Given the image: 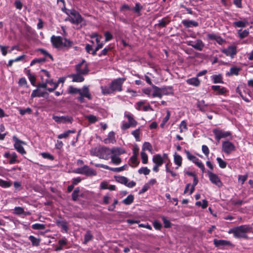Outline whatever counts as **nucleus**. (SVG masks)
I'll list each match as a JSON object with an SVG mask.
<instances>
[{
  "instance_id": "f257e3e1",
  "label": "nucleus",
  "mask_w": 253,
  "mask_h": 253,
  "mask_svg": "<svg viewBox=\"0 0 253 253\" xmlns=\"http://www.w3.org/2000/svg\"><path fill=\"white\" fill-rule=\"evenodd\" d=\"M125 79L118 78L114 80L110 84L109 86H101V92L104 95H107L113 93L116 91H121L122 90V85Z\"/></svg>"
},
{
  "instance_id": "f03ea898",
  "label": "nucleus",
  "mask_w": 253,
  "mask_h": 253,
  "mask_svg": "<svg viewBox=\"0 0 253 253\" xmlns=\"http://www.w3.org/2000/svg\"><path fill=\"white\" fill-rule=\"evenodd\" d=\"M94 155L100 159L108 160L110 157V155L114 153H119L122 154L125 153L124 151H122L120 148H113L111 149L106 147H98L94 149Z\"/></svg>"
},
{
  "instance_id": "7ed1b4c3",
  "label": "nucleus",
  "mask_w": 253,
  "mask_h": 253,
  "mask_svg": "<svg viewBox=\"0 0 253 253\" xmlns=\"http://www.w3.org/2000/svg\"><path fill=\"white\" fill-rule=\"evenodd\" d=\"M252 227L249 225H242L230 229L228 233L233 234L236 238H244L247 239L249 237L247 233L251 232Z\"/></svg>"
},
{
  "instance_id": "20e7f679",
  "label": "nucleus",
  "mask_w": 253,
  "mask_h": 253,
  "mask_svg": "<svg viewBox=\"0 0 253 253\" xmlns=\"http://www.w3.org/2000/svg\"><path fill=\"white\" fill-rule=\"evenodd\" d=\"M70 11V15L65 19L66 21H69L73 24L78 25L84 21V18L78 11L73 8Z\"/></svg>"
},
{
  "instance_id": "39448f33",
  "label": "nucleus",
  "mask_w": 253,
  "mask_h": 253,
  "mask_svg": "<svg viewBox=\"0 0 253 253\" xmlns=\"http://www.w3.org/2000/svg\"><path fill=\"white\" fill-rule=\"evenodd\" d=\"M42 51L44 54V57L35 58L31 61V63H40L43 62L53 61V58L51 55L44 50H42Z\"/></svg>"
},
{
  "instance_id": "423d86ee",
  "label": "nucleus",
  "mask_w": 253,
  "mask_h": 253,
  "mask_svg": "<svg viewBox=\"0 0 253 253\" xmlns=\"http://www.w3.org/2000/svg\"><path fill=\"white\" fill-rule=\"evenodd\" d=\"M222 150L225 154H230L232 152L235 150V146L231 142L224 141L222 142Z\"/></svg>"
},
{
  "instance_id": "0eeeda50",
  "label": "nucleus",
  "mask_w": 253,
  "mask_h": 253,
  "mask_svg": "<svg viewBox=\"0 0 253 253\" xmlns=\"http://www.w3.org/2000/svg\"><path fill=\"white\" fill-rule=\"evenodd\" d=\"M212 132L218 142H219L221 138H225L231 135L230 131H225L218 128L213 129Z\"/></svg>"
},
{
  "instance_id": "6e6552de",
  "label": "nucleus",
  "mask_w": 253,
  "mask_h": 253,
  "mask_svg": "<svg viewBox=\"0 0 253 253\" xmlns=\"http://www.w3.org/2000/svg\"><path fill=\"white\" fill-rule=\"evenodd\" d=\"M13 141L15 142L14 146L15 149L20 154L23 155L26 154V151L24 147L22 146V144H25V142L19 140L16 136L12 137Z\"/></svg>"
},
{
  "instance_id": "1a4fd4ad",
  "label": "nucleus",
  "mask_w": 253,
  "mask_h": 253,
  "mask_svg": "<svg viewBox=\"0 0 253 253\" xmlns=\"http://www.w3.org/2000/svg\"><path fill=\"white\" fill-rule=\"evenodd\" d=\"M52 119L58 124L72 123L73 120V118L70 116H58L53 115Z\"/></svg>"
},
{
  "instance_id": "9d476101",
  "label": "nucleus",
  "mask_w": 253,
  "mask_h": 253,
  "mask_svg": "<svg viewBox=\"0 0 253 253\" xmlns=\"http://www.w3.org/2000/svg\"><path fill=\"white\" fill-rule=\"evenodd\" d=\"M77 170L78 173L86 176H95L97 174L95 170L89 168L87 166H84L83 167L78 169Z\"/></svg>"
},
{
  "instance_id": "9b49d317",
  "label": "nucleus",
  "mask_w": 253,
  "mask_h": 253,
  "mask_svg": "<svg viewBox=\"0 0 253 253\" xmlns=\"http://www.w3.org/2000/svg\"><path fill=\"white\" fill-rule=\"evenodd\" d=\"M208 173L210 181L218 187L222 186V183L217 175L212 173L211 171H208Z\"/></svg>"
},
{
  "instance_id": "f8f14e48",
  "label": "nucleus",
  "mask_w": 253,
  "mask_h": 253,
  "mask_svg": "<svg viewBox=\"0 0 253 253\" xmlns=\"http://www.w3.org/2000/svg\"><path fill=\"white\" fill-rule=\"evenodd\" d=\"M94 165L96 167H100V168H104L105 169H108V170L113 171L114 172H119L123 170H124L126 169V168H127V166L126 165H124L121 167L115 168H111L107 165H105L103 164H95Z\"/></svg>"
},
{
  "instance_id": "ddd939ff",
  "label": "nucleus",
  "mask_w": 253,
  "mask_h": 253,
  "mask_svg": "<svg viewBox=\"0 0 253 253\" xmlns=\"http://www.w3.org/2000/svg\"><path fill=\"white\" fill-rule=\"evenodd\" d=\"M51 41L55 47L60 48L62 47L63 38L61 37L52 36L51 38Z\"/></svg>"
},
{
  "instance_id": "4468645a",
  "label": "nucleus",
  "mask_w": 253,
  "mask_h": 253,
  "mask_svg": "<svg viewBox=\"0 0 253 253\" xmlns=\"http://www.w3.org/2000/svg\"><path fill=\"white\" fill-rule=\"evenodd\" d=\"M213 242L215 247L217 248H222L225 246H232V243L230 241L225 240H217L216 239H214L213 240Z\"/></svg>"
},
{
  "instance_id": "2eb2a0df",
  "label": "nucleus",
  "mask_w": 253,
  "mask_h": 253,
  "mask_svg": "<svg viewBox=\"0 0 253 253\" xmlns=\"http://www.w3.org/2000/svg\"><path fill=\"white\" fill-rule=\"evenodd\" d=\"M76 69L77 73L82 75L87 74L89 71L87 64H77Z\"/></svg>"
},
{
  "instance_id": "dca6fc26",
  "label": "nucleus",
  "mask_w": 253,
  "mask_h": 253,
  "mask_svg": "<svg viewBox=\"0 0 253 253\" xmlns=\"http://www.w3.org/2000/svg\"><path fill=\"white\" fill-rule=\"evenodd\" d=\"M222 52L227 56L233 57L237 52L236 47L235 46H230L226 48L223 49Z\"/></svg>"
},
{
  "instance_id": "f3484780",
  "label": "nucleus",
  "mask_w": 253,
  "mask_h": 253,
  "mask_svg": "<svg viewBox=\"0 0 253 253\" xmlns=\"http://www.w3.org/2000/svg\"><path fill=\"white\" fill-rule=\"evenodd\" d=\"M211 89L217 91L216 95H224L227 91V89L224 87H221L220 85H213L211 86Z\"/></svg>"
},
{
  "instance_id": "a211bd4d",
  "label": "nucleus",
  "mask_w": 253,
  "mask_h": 253,
  "mask_svg": "<svg viewBox=\"0 0 253 253\" xmlns=\"http://www.w3.org/2000/svg\"><path fill=\"white\" fill-rule=\"evenodd\" d=\"M79 94L84 96L89 100H90L92 98L88 87L85 85L84 86L82 89H80V92H79Z\"/></svg>"
},
{
  "instance_id": "6ab92c4d",
  "label": "nucleus",
  "mask_w": 253,
  "mask_h": 253,
  "mask_svg": "<svg viewBox=\"0 0 253 253\" xmlns=\"http://www.w3.org/2000/svg\"><path fill=\"white\" fill-rule=\"evenodd\" d=\"M208 37L211 40L216 41V42L219 44H222L225 42V41L223 38L215 34H208Z\"/></svg>"
},
{
  "instance_id": "aec40b11",
  "label": "nucleus",
  "mask_w": 253,
  "mask_h": 253,
  "mask_svg": "<svg viewBox=\"0 0 253 253\" xmlns=\"http://www.w3.org/2000/svg\"><path fill=\"white\" fill-rule=\"evenodd\" d=\"M152 161L155 165L160 166H161L164 163V159L162 158V156L160 154H156L154 155L153 157Z\"/></svg>"
},
{
  "instance_id": "412c9836",
  "label": "nucleus",
  "mask_w": 253,
  "mask_h": 253,
  "mask_svg": "<svg viewBox=\"0 0 253 253\" xmlns=\"http://www.w3.org/2000/svg\"><path fill=\"white\" fill-rule=\"evenodd\" d=\"M125 117L127 118L128 123L134 127L137 125V122L134 119L133 115L129 113H126Z\"/></svg>"
},
{
  "instance_id": "4be33fe9",
  "label": "nucleus",
  "mask_w": 253,
  "mask_h": 253,
  "mask_svg": "<svg viewBox=\"0 0 253 253\" xmlns=\"http://www.w3.org/2000/svg\"><path fill=\"white\" fill-rule=\"evenodd\" d=\"M81 75V74L78 73L75 74H71L69 75V77L72 78V81L73 82L81 83L84 81V78Z\"/></svg>"
},
{
  "instance_id": "5701e85b",
  "label": "nucleus",
  "mask_w": 253,
  "mask_h": 253,
  "mask_svg": "<svg viewBox=\"0 0 253 253\" xmlns=\"http://www.w3.org/2000/svg\"><path fill=\"white\" fill-rule=\"evenodd\" d=\"M153 88L154 89L153 93L152 94V96L153 97H158L160 98H161L163 96L161 87H159L156 85H153Z\"/></svg>"
},
{
  "instance_id": "b1692460",
  "label": "nucleus",
  "mask_w": 253,
  "mask_h": 253,
  "mask_svg": "<svg viewBox=\"0 0 253 253\" xmlns=\"http://www.w3.org/2000/svg\"><path fill=\"white\" fill-rule=\"evenodd\" d=\"M191 161L194 162L196 165L202 170L203 172L204 171L205 167L204 164L201 161L197 159L195 157L191 155Z\"/></svg>"
},
{
  "instance_id": "393cba45",
  "label": "nucleus",
  "mask_w": 253,
  "mask_h": 253,
  "mask_svg": "<svg viewBox=\"0 0 253 253\" xmlns=\"http://www.w3.org/2000/svg\"><path fill=\"white\" fill-rule=\"evenodd\" d=\"M115 141V133L113 131L110 132L107 138L104 139L105 143H114Z\"/></svg>"
},
{
  "instance_id": "a878e982",
  "label": "nucleus",
  "mask_w": 253,
  "mask_h": 253,
  "mask_svg": "<svg viewBox=\"0 0 253 253\" xmlns=\"http://www.w3.org/2000/svg\"><path fill=\"white\" fill-rule=\"evenodd\" d=\"M249 23L246 20H244L243 21H235L233 22V25L235 27H240V28H244L246 27Z\"/></svg>"
},
{
  "instance_id": "bb28decb",
  "label": "nucleus",
  "mask_w": 253,
  "mask_h": 253,
  "mask_svg": "<svg viewBox=\"0 0 253 253\" xmlns=\"http://www.w3.org/2000/svg\"><path fill=\"white\" fill-rule=\"evenodd\" d=\"M117 154L120 155L119 153L112 154V155L110 157L111 159V163L115 165H118L121 163L122 160L119 157L117 156Z\"/></svg>"
},
{
  "instance_id": "cd10ccee",
  "label": "nucleus",
  "mask_w": 253,
  "mask_h": 253,
  "mask_svg": "<svg viewBox=\"0 0 253 253\" xmlns=\"http://www.w3.org/2000/svg\"><path fill=\"white\" fill-rule=\"evenodd\" d=\"M240 70V68L236 67H231L230 71L226 73V76H231L233 75H238Z\"/></svg>"
},
{
  "instance_id": "c85d7f7f",
  "label": "nucleus",
  "mask_w": 253,
  "mask_h": 253,
  "mask_svg": "<svg viewBox=\"0 0 253 253\" xmlns=\"http://www.w3.org/2000/svg\"><path fill=\"white\" fill-rule=\"evenodd\" d=\"M211 79L214 84L223 83L221 74L213 75L211 76Z\"/></svg>"
},
{
  "instance_id": "c756f323",
  "label": "nucleus",
  "mask_w": 253,
  "mask_h": 253,
  "mask_svg": "<svg viewBox=\"0 0 253 253\" xmlns=\"http://www.w3.org/2000/svg\"><path fill=\"white\" fill-rule=\"evenodd\" d=\"M129 165L133 168L136 167L139 164L137 157L132 156L129 160Z\"/></svg>"
},
{
  "instance_id": "7c9ffc66",
  "label": "nucleus",
  "mask_w": 253,
  "mask_h": 253,
  "mask_svg": "<svg viewBox=\"0 0 253 253\" xmlns=\"http://www.w3.org/2000/svg\"><path fill=\"white\" fill-rule=\"evenodd\" d=\"M161 89L163 96L172 93V87L171 86L161 87Z\"/></svg>"
},
{
  "instance_id": "2f4dec72",
  "label": "nucleus",
  "mask_w": 253,
  "mask_h": 253,
  "mask_svg": "<svg viewBox=\"0 0 253 253\" xmlns=\"http://www.w3.org/2000/svg\"><path fill=\"white\" fill-rule=\"evenodd\" d=\"M56 223L57 226L61 227L65 232H68V227L67 225V223L66 221L59 220L57 221Z\"/></svg>"
},
{
  "instance_id": "473e14b6",
  "label": "nucleus",
  "mask_w": 253,
  "mask_h": 253,
  "mask_svg": "<svg viewBox=\"0 0 253 253\" xmlns=\"http://www.w3.org/2000/svg\"><path fill=\"white\" fill-rule=\"evenodd\" d=\"M46 93V92H42L39 91L38 88L33 91L31 96L32 98H34L35 97H44Z\"/></svg>"
},
{
  "instance_id": "72a5a7b5",
  "label": "nucleus",
  "mask_w": 253,
  "mask_h": 253,
  "mask_svg": "<svg viewBox=\"0 0 253 253\" xmlns=\"http://www.w3.org/2000/svg\"><path fill=\"white\" fill-rule=\"evenodd\" d=\"M143 8V6L139 2H137L135 4V6L131 10L136 13L137 15L140 16L141 15V10Z\"/></svg>"
},
{
  "instance_id": "f704fd0d",
  "label": "nucleus",
  "mask_w": 253,
  "mask_h": 253,
  "mask_svg": "<svg viewBox=\"0 0 253 253\" xmlns=\"http://www.w3.org/2000/svg\"><path fill=\"white\" fill-rule=\"evenodd\" d=\"M75 132L76 130L75 129L68 130L67 131H65L64 133L58 135L57 138L58 139L66 138L69 136L70 133H75Z\"/></svg>"
},
{
  "instance_id": "c9c22d12",
  "label": "nucleus",
  "mask_w": 253,
  "mask_h": 253,
  "mask_svg": "<svg viewBox=\"0 0 253 253\" xmlns=\"http://www.w3.org/2000/svg\"><path fill=\"white\" fill-rule=\"evenodd\" d=\"M90 124H94L99 121V118L93 115H89L85 116Z\"/></svg>"
},
{
  "instance_id": "e433bc0d",
  "label": "nucleus",
  "mask_w": 253,
  "mask_h": 253,
  "mask_svg": "<svg viewBox=\"0 0 253 253\" xmlns=\"http://www.w3.org/2000/svg\"><path fill=\"white\" fill-rule=\"evenodd\" d=\"M191 46L197 50H202L204 47V44L201 40H197L196 43H191Z\"/></svg>"
},
{
  "instance_id": "4c0bfd02",
  "label": "nucleus",
  "mask_w": 253,
  "mask_h": 253,
  "mask_svg": "<svg viewBox=\"0 0 253 253\" xmlns=\"http://www.w3.org/2000/svg\"><path fill=\"white\" fill-rule=\"evenodd\" d=\"M67 92L71 94H79V92H80V89L76 88L72 85H70L68 88Z\"/></svg>"
},
{
  "instance_id": "58836bf2",
  "label": "nucleus",
  "mask_w": 253,
  "mask_h": 253,
  "mask_svg": "<svg viewBox=\"0 0 253 253\" xmlns=\"http://www.w3.org/2000/svg\"><path fill=\"white\" fill-rule=\"evenodd\" d=\"M26 57V55L24 54H23L22 55L19 56L18 57L15 58L14 59H11L9 60L8 63L9 64L13 63L15 62H19V61H22V62H27V61L26 60H24L25 58Z\"/></svg>"
},
{
  "instance_id": "ea45409f",
  "label": "nucleus",
  "mask_w": 253,
  "mask_h": 253,
  "mask_svg": "<svg viewBox=\"0 0 253 253\" xmlns=\"http://www.w3.org/2000/svg\"><path fill=\"white\" fill-rule=\"evenodd\" d=\"M133 196L132 195H129L126 198L124 199L122 202L126 205H130L133 202Z\"/></svg>"
},
{
  "instance_id": "a19ab883",
  "label": "nucleus",
  "mask_w": 253,
  "mask_h": 253,
  "mask_svg": "<svg viewBox=\"0 0 253 253\" xmlns=\"http://www.w3.org/2000/svg\"><path fill=\"white\" fill-rule=\"evenodd\" d=\"M29 239L32 242V245L35 246H38L40 245V239H37L34 236L31 235L29 237Z\"/></svg>"
},
{
  "instance_id": "79ce46f5",
  "label": "nucleus",
  "mask_w": 253,
  "mask_h": 253,
  "mask_svg": "<svg viewBox=\"0 0 253 253\" xmlns=\"http://www.w3.org/2000/svg\"><path fill=\"white\" fill-rule=\"evenodd\" d=\"M170 22V20L168 19V18L165 17L163 18L162 20L159 21L158 25L161 27H165Z\"/></svg>"
},
{
  "instance_id": "37998d69",
  "label": "nucleus",
  "mask_w": 253,
  "mask_h": 253,
  "mask_svg": "<svg viewBox=\"0 0 253 253\" xmlns=\"http://www.w3.org/2000/svg\"><path fill=\"white\" fill-rule=\"evenodd\" d=\"M116 180L118 182H119L121 184H125V185L128 181V179L126 177L123 176H119L117 177Z\"/></svg>"
},
{
  "instance_id": "c03bdc74",
  "label": "nucleus",
  "mask_w": 253,
  "mask_h": 253,
  "mask_svg": "<svg viewBox=\"0 0 253 253\" xmlns=\"http://www.w3.org/2000/svg\"><path fill=\"white\" fill-rule=\"evenodd\" d=\"M10 160L9 161V164H14L17 162H18V160H17V155L15 152L11 153V156H10Z\"/></svg>"
},
{
  "instance_id": "a18cd8bd",
  "label": "nucleus",
  "mask_w": 253,
  "mask_h": 253,
  "mask_svg": "<svg viewBox=\"0 0 253 253\" xmlns=\"http://www.w3.org/2000/svg\"><path fill=\"white\" fill-rule=\"evenodd\" d=\"M174 161L175 164L177 165L178 167L180 166L182 163L181 157L180 155H177L175 153L174 156Z\"/></svg>"
},
{
  "instance_id": "49530a36",
  "label": "nucleus",
  "mask_w": 253,
  "mask_h": 253,
  "mask_svg": "<svg viewBox=\"0 0 253 253\" xmlns=\"http://www.w3.org/2000/svg\"><path fill=\"white\" fill-rule=\"evenodd\" d=\"M238 34L241 39H243L249 35V31L248 29L244 30L243 31L241 30H240L238 31Z\"/></svg>"
},
{
  "instance_id": "de8ad7c7",
  "label": "nucleus",
  "mask_w": 253,
  "mask_h": 253,
  "mask_svg": "<svg viewBox=\"0 0 253 253\" xmlns=\"http://www.w3.org/2000/svg\"><path fill=\"white\" fill-rule=\"evenodd\" d=\"M216 161L218 164L219 167L221 169H225L227 166V163L222 160L221 158L219 157H217L216 158Z\"/></svg>"
},
{
  "instance_id": "09e8293b",
  "label": "nucleus",
  "mask_w": 253,
  "mask_h": 253,
  "mask_svg": "<svg viewBox=\"0 0 253 253\" xmlns=\"http://www.w3.org/2000/svg\"><path fill=\"white\" fill-rule=\"evenodd\" d=\"M32 228L35 230H43L45 228V225L43 224L35 223L32 225Z\"/></svg>"
},
{
  "instance_id": "8fccbe9b",
  "label": "nucleus",
  "mask_w": 253,
  "mask_h": 253,
  "mask_svg": "<svg viewBox=\"0 0 253 253\" xmlns=\"http://www.w3.org/2000/svg\"><path fill=\"white\" fill-rule=\"evenodd\" d=\"M80 192V188L77 187L76 189L74 190L72 194V197L73 201H76L77 200L78 198L79 197V193Z\"/></svg>"
},
{
  "instance_id": "3c124183",
  "label": "nucleus",
  "mask_w": 253,
  "mask_h": 253,
  "mask_svg": "<svg viewBox=\"0 0 253 253\" xmlns=\"http://www.w3.org/2000/svg\"><path fill=\"white\" fill-rule=\"evenodd\" d=\"M73 43V42L72 41L68 40L67 38H65L64 42H63L62 46H64V47L67 48V49H68L69 48H70V47L72 46Z\"/></svg>"
},
{
  "instance_id": "603ef678",
  "label": "nucleus",
  "mask_w": 253,
  "mask_h": 253,
  "mask_svg": "<svg viewBox=\"0 0 253 253\" xmlns=\"http://www.w3.org/2000/svg\"><path fill=\"white\" fill-rule=\"evenodd\" d=\"M41 155L44 159H48L51 161L53 160L54 159L53 155L47 152L41 153Z\"/></svg>"
},
{
  "instance_id": "864d4df0",
  "label": "nucleus",
  "mask_w": 253,
  "mask_h": 253,
  "mask_svg": "<svg viewBox=\"0 0 253 253\" xmlns=\"http://www.w3.org/2000/svg\"><path fill=\"white\" fill-rule=\"evenodd\" d=\"M142 149H143V151H144L145 150H147L150 152H151L152 151V146L149 142H145L143 143Z\"/></svg>"
},
{
  "instance_id": "5fc2aeb1",
  "label": "nucleus",
  "mask_w": 253,
  "mask_h": 253,
  "mask_svg": "<svg viewBox=\"0 0 253 253\" xmlns=\"http://www.w3.org/2000/svg\"><path fill=\"white\" fill-rule=\"evenodd\" d=\"M139 174H143L144 175H148L150 172V170L147 167H142L138 171Z\"/></svg>"
},
{
  "instance_id": "6e6d98bb",
  "label": "nucleus",
  "mask_w": 253,
  "mask_h": 253,
  "mask_svg": "<svg viewBox=\"0 0 253 253\" xmlns=\"http://www.w3.org/2000/svg\"><path fill=\"white\" fill-rule=\"evenodd\" d=\"M11 185V184L10 182L0 179V186L5 188L9 187Z\"/></svg>"
},
{
  "instance_id": "4d7b16f0",
  "label": "nucleus",
  "mask_w": 253,
  "mask_h": 253,
  "mask_svg": "<svg viewBox=\"0 0 253 253\" xmlns=\"http://www.w3.org/2000/svg\"><path fill=\"white\" fill-rule=\"evenodd\" d=\"M200 81L198 79V77L191 78V85H193L195 86H198L200 85Z\"/></svg>"
},
{
  "instance_id": "13d9d810",
  "label": "nucleus",
  "mask_w": 253,
  "mask_h": 253,
  "mask_svg": "<svg viewBox=\"0 0 253 253\" xmlns=\"http://www.w3.org/2000/svg\"><path fill=\"white\" fill-rule=\"evenodd\" d=\"M141 158L142 159V163L146 164L148 162V156L147 154L144 151L141 152Z\"/></svg>"
},
{
  "instance_id": "bf43d9fd",
  "label": "nucleus",
  "mask_w": 253,
  "mask_h": 253,
  "mask_svg": "<svg viewBox=\"0 0 253 253\" xmlns=\"http://www.w3.org/2000/svg\"><path fill=\"white\" fill-rule=\"evenodd\" d=\"M132 135L135 137L136 141H139L140 129H136L131 132Z\"/></svg>"
},
{
  "instance_id": "052dcab7",
  "label": "nucleus",
  "mask_w": 253,
  "mask_h": 253,
  "mask_svg": "<svg viewBox=\"0 0 253 253\" xmlns=\"http://www.w3.org/2000/svg\"><path fill=\"white\" fill-rule=\"evenodd\" d=\"M14 213L16 214L21 215L25 213V211L23 208L20 207H17L14 209Z\"/></svg>"
},
{
  "instance_id": "680f3d73",
  "label": "nucleus",
  "mask_w": 253,
  "mask_h": 253,
  "mask_svg": "<svg viewBox=\"0 0 253 253\" xmlns=\"http://www.w3.org/2000/svg\"><path fill=\"white\" fill-rule=\"evenodd\" d=\"M206 106V105L205 104V101L204 100L198 101L197 103L198 107L199 108L200 110L202 111H204L205 110V106Z\"/></svg>"
},
{
  "instance_id": "e2e57ef3",
  "label": "nucleus",
  "mask_w": 253,
  "mask_h": 253,
  "mask_svg": "<svg viewBox=\"0 0 253 253\" xmlns=\"http://www.w3.org/2000/svg\"><path fill=\"white\" fill-rule=\"evenodd\" d=\"M92 238V236L91 235L90 232L89 231H87L84 235V243H86L88 241H90Z\"/></svg>"
},
{
  "instance_id": "0e129e2a",
  "label": "nucleus",
  "mask_w": 253,
  "mask_h": 253,
  "mask_svg": "<svg viewBox=\"0 0 253 253\" xmlns=\"http://www.w3.org/2000/svg\"><path fill=\"white\" fill-rule=\"evenodd\" d=\"M28 76L31 84L33 86H36V78L35 76L30 73L28 74Z\"/></svg>"
},
{
  "instance_id": "69168bd1",
  "label": "nucleus",
  "mask_w": 253,
  "mask_h": 253,
  "mask_svg": "<svg viewBox=\"0 0 253 253\" xmlns=\"http://www.w3.org/2000/svg\"><path fill=\"white\" fill-rule=\"evenodd\" d=\"M103 43L100 42L99 43H97V46L95 47V48L94 49V50L91 52V54L93 55H95L96 54V52L101 48L103 47Z\"/></svg>"
},
{
  "instance_id": "338daca9",
  "label": "nucleus",
  "mask_w": 253,
  "mask_h": 253,
  "mask_svg": "<svg viewBox=\"0 0 253 253\" xmlns=\"http://www.w3.org/2000/svg\"><path fill=\"white\" fill-rule=\"evenodd\" d=\"M170 117V113L169 111L167 112L166 116L164 118L163 122L161 124V126L163 127L165 124L168 121Z\"/></svg>"
},
{
  "instance_id": "774afa93",
  "label": "nucleus",
  "mask_w": 253,
  "mask_h": 253,
  "mask_svg": "<svg viewBox=\"0 0 253 253\" xmlns=\"http://www.w3.org/2000/svg\"><path fill=\"white\" fill-rule=\"evenodd\" d=\"M162 220L163 221V222H164V225H165V227L166 228H169V227H170V226H171V223L170 222V221L168 220L166 217L165 216H163L162 217Z\"/></svg>"
}]
</instances>
